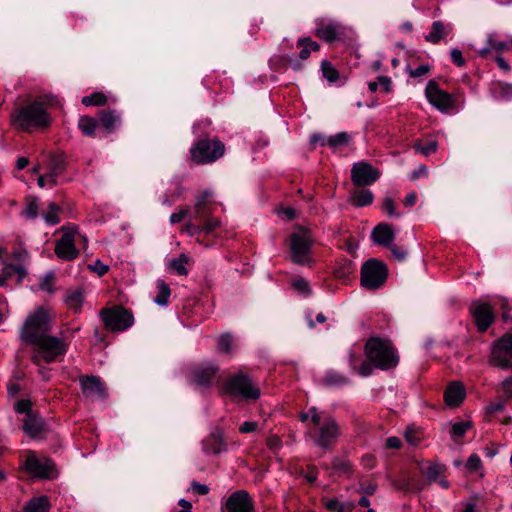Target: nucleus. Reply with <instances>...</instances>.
Returning a JSON list of instances; mask_svg holds the SVG:
<instances>
[{
  "instance_id": "nucleus-51",
  "label": "nucleus",
  "mask_w": 512,
  "mask_h": 512,
  "mask_svg": "<svg viewBox=\"0 0 512 512\" xmlns=\"http://www.w3.org/2000/svg\"><path fill=\"white\" fill-rule=\"evenodd\" d=\"M31 402L28 399H20L15 402L14 409L17 413L26 414L28 416L31 411Z\"/></svg>"
},
{
  "instance_id": "nucleus-31",
  "label": "nucleus",
  "mask_w": 512,
  "mask_h": 512,
  "mask_svg": "<svg viewBox=\"0 0 512 512\" xmlns=\"http://www.w3.org/2000/svg\"><path fill=\"white\" fill-rule=\"evenodd\" d=\"M50 502L48 497L41 496L29 500L25 507L24 512H49Z\"/></svg>"
},
{
  "instance_id": "nucleus-61",
  "label": "nucleus",
  "mask_w": 512,
  "mask_h": 512,
  "mask_svg": "<svg viewBox=\"0 0 512 512\" xmlns=\"http://www.w3.org/2000/svg\"><path fill=\"white\" fill-rule=\"evenodd\" d=\"M193 491L199 495H206L209 492V487L205 484L198 483L196 481L191 484Z\"/></svg>"
},
{
  "instance_id": "nucleus-44",
  "label": "nucleus",
  "mask_w": 512,
  "mask_h": 512,
  "mask_svg": "<svg viewBox=\"0 0 512 512\" xmlns=\"http://www.w3.org/2000/svg\"><path fill=\"white\" fill-rule=\"evenodd\" d=\"M22 214L30 219H34L38 215V203L37 199L29 198L27 199L26 208L23 210Z\"/></svg>"
},
{
  "instance_id": "nucleus-5",
  "label": "nucleus",
  "mask_w": 512,
  "mask_h": 512,
  "mask_svg": "<svg viewBox=\"0 0 512 512\" xmlns=\"http://www.w3.org/2000/svg\"><path fill=\"white\" fill-rule=\"evenodd\" d=\"M50 330V319L47 311L43 307L36 308L26 318L20 331L21 339L33 344L48 334Z\"/></svg>"
},
{
  "instance_id": "nucleus-30",
  "label": "nucleus",
  "mask_w": 512,
  "mask_h": 512,
  "mask_svg": "<svg viewBox=\"0 0 512 512\" xmlns=\"http://www.w3.org/2000/svg\"><path fill=\"white\" fill-rule=\"evenodd\" d=\"M3 264L4 267L0 275V286H3L6 280L12 277L13 274H16L19 280H22L26 276V270L23 265H13L6 262H3Z\"/></svg>"
},
{
  "instance_id": "nucleus-37",
  "label": "nucleus",
  "mask_w": 512,
  "mask_h": 512,
  "mask_svg": "<svg viewBox=\"0 0 512 512\" xmlns=\"http://www.w3.org/2000/svg\"><path fill=\"white\" fill-rule=\"evenodd\" d=\"M189 258L185 254H180L177 258H173L168 262V267L178 275H187L186 264Z\"/></svg>"
},
{
  "instance_id": "nucleus-39",
  "label": "nucleus",
  "mask_w": 512,
  "mask_h": 512,
  "mask_svg": "<svg viewBox=\"0 0 512 512\" xmlns=\"http://www.w3.org/2000/svg\"><path fill=\"white\" fill-rule=\"evenodd\" d=\"M298 46L301 47L300 58L305 60L310 56L311 51L319 49V45L310 38H302L298 40Z\"/></svg>"
},
{
  "instance_id": "nucleus-35",
  "label": "nucleus",
  "mask_w": 512,
  "mask_h": 512,
  "mask_svg": "<svg viewBox=\"0 0 512 512\" xmlns=\"http://www.w3.org/2000/svg\"><path fill=\"white\" fill-rule=\"evenodd\" d=\"M373 193L367 188L354 187V206L363 207L373 202Z\"/></svg>"
},
{
  "instance_id": "nucleus-6",
  "label": "nucleus",
  "mask_w": 512,
  "mask_h": 512,
  "mask_svg": "<svg viewBox=\"0 0 512 512\" xmlns=\"http://www.w3.org/2000/svg\"><path fill=\"white\" fill-rule=\"evenodd\" d=\"M60 231L62 236L56 242L55 254L64 261L74 260L79 254L76 243H83L86 247L88 239L79 232L77 226H62Z\"/></svg>"
},
{
  "instance_id": "nucleus-14",
  "label": "nucleus",
  "mask_w": 512,
  "mask_h": 512,
  "mask_svg": "<svg viewBox=\"0 0 512 512\" xmlns=\"http://www.w3.org/2000/svg\"><path fill=\"white\" fill-rule=\"evenodd\" d=\"M345 33V28L338 22L330 19L317 21L315 34L326 42L339 40Z\"/></svg>"
},
{
  "instance_id": "nucleus-4",
  "label": "nucleus",
  "mask_w": 512,
  "mask_h": 512,
  "mask_svg": "<svg viewBox=\"0 0 512 512\" xmlns=\"http://www.w3.org/2000/svg\"><path fill=\"white\" fill-rule=\"evenodd\" d=\"M31 360L40 366L42 363H52L66 354L68 344L61 338L45 335L39 341L34 342Z\"/></svg>"
},
{
  "instance_id": "nucleus-24",
  "label": "nucleus",
  "mask_w": 512,
  "mask_h": 512,
  "mask_svg": "<svg viewBox=\"0 0 512 512\" xmlns=\"http://www.w3.org/2000/svg\"><path fill=\"white\" fill-rule=\"evenodd\" d=\"M99 122L107 133H112L120 126L121 116L114 110H102L99 112Z\"/></svg>"
},
{
  "instance_id": "nucleus-22",
  "label": "nucleus",
  "mask_w": 512,
  "mask_h": 512,
  "mask_svg": "<svg viewBox=\"0 0 512 512\" xmlns=\"http://www.w3.org/2000/svg\"><path fill=\"white\" fill-rule=\"evenodd\" d=\"M465 395L464 385L461 382H452L445 390V403L449 407H458L465 399Z\"/></svg>"
},
{
  "instance_id": "nucleus-46",
  "label": "nucleus",
  "mask_w": 512,
  "mask_h": 512,
  "mask_svg": "<svg viewBox=\"0 0 512 512\" xmlns=\"http://www.w3.org/2000/svg\"><path fill=\"white\" fill-rule=\"evenodd\" d=\"M54 280H55V276H54L53 272H49V273L45 274L39 284V288L42 291L52 293L54 291Z\"/></svg>"
},
{
  "instance_id": "nucleus-54",
  "label": "nucleus",
  "mask_w": 512,
  "mask_h": 512,
  "mask_svg": "<svg viewBox=\"0 0 512 512\" xmlns=\"http://www.w3.org/2000/svg\"><path fill=\"white\" fill-rule=\"evenodd\" d=\"M404 436L406 441L411 445H418L421 440L419 433L415 429L410 427L406 429Z\"/></svg>"
},
{
  "instance_id": "nucleus-26",
  "label": "nucleus",
  "mask_w": 512,
  "mask_h": 512,
  "mask_svg": "<svg viewBox=\"0 0 512 512\" xmlns=\"http://www.w3.org/2000/svg\"><path fill=\"white\" fill-rule=\"evenodd\" d=\"M44 430V422L42 418L34 414H29L23 422V431L30 437L36 438L41 435Z\"/></svg>"
},
{
  "instance_id": "nucleus-20",
  "label": "nucleus",
  "mask_w": 512,
  "mask_h": 512,
  "mask_svg": "<svg viewBox=\"0 0 512 512\" xmlns=\"http://www.w3.org/2000/svg\"><path fill=\"white\" fill-rule=\"evenodd\" d=\"M66 169L65 157L63 154H51L48 163L49 187L58 184V177L64 173Z\"/></svg>"
},
{
  "instance_id": "nucleus-48",
  "label": "nucleus",
  "mask_w": 512,
  "mask_h": 512,
  "mask_svg": "<svg viewBox=\"0 0 512 512\" xmlns=\"http://www.w3.org/2000/svg\"><path fill=\"white\" fill-rule=\"evenodd\" d=\"M438 144L436 141H431L427 145L423 146L420 142H415L414 148L416 151L421 152L423 155L428 156L437 150Z\"/></svg>"
},
{
  "instance_id": "nucleus-8",
  "label": "nucleus",
  "mask_w": 512,
  "mask_h": 512,
  "mask_svg": "<svg viewBox=\"0 0 512 512\" xmlns=\"http://www.w3.org/2000/svg\"><path fill=\"white\" fill-rule=\"evenodd\" d=\"M388 276L387 266L380 260L371 258L361 267L360 284L368 290L380 288Z\"/></svg>"
},
{
  "instance_id": "nucleus-49",
  "label": "nucleus",
  "mask_w": 512,
  "mask_h": 512,
  "mask_svg": "<svg viewBox=\"0 0 512 512\" xmlns=\"http://www.w3.org/2000/svg\"><path fill=\"white\" fill-rule=\"evenodd\" d=\"M377 491V484L373 482H360L357 492L361 495L371 496Z\"/></svg>"
},
{
  "instance_id": "nucleus-21",
  "label": "nucleus",
  "mask_w": 512,
  "mask_h": 512,
  "mask_svg": "<svg viewBox=\"0 0 512 512\" xmlns=\"http://www.w3.org/2000/svg\"><path fill=\"white\" fill-rule=\"evenodd\" d=\"M218 371V367L212 363L201 364L192 371V377L195 383L199 385H208L212 382Z\"/></svg>"
},
{
  "instance_id": "nucleus-50",
  "label": "nucleus",
  "mask_w": 512,
  "mask_h": 512,
  "mask_svg": "<svg viewBox=\"0 0 512 512\" xmlns=\"http://www.w3.org/2000/svg\"><path fill=\"white\" fill-rule=\"evenodd\" d=\"M471 428L470 421H461L453 424L452 426V435L456 437H462L466 433L468 429Z\"/></svg>"
},
{
  "instance_id": "nucleus-52",
  "label": "nucleus",
  "mask_w": 512,
  "mask_h": 512,
  "mask_svg": "<svg viewBox=\"0 0 512 512\" xmlns=\"http://www.w3.org/2000/svg\"><path fill=\"white\" fill-rule=\"evenodd\" d=\"M293 287L303 295L310 293L308 282L303 278H296L292 282Z\"/></svg>"
},
{
  "instance_id": "nucleus-34",
  "label": "nucleus",
  "mask_w": 512,
  "mask_h": 512,
  "mask_svg": "<svg viewBox=\"0 0 512 512\" xmlns=\"http://www.w3.org/2000/svg\"><path fill=\"white\" fill-rule=\"evenodd\" d=\"M97 125V121L93 117L87 115L81 116L78 120V128L88 137H95Z\"/></svg>"
},
{
  "instance_id": "nucleus-23",
  "label": "nucleus",
  "mask_w": 512,
  "mask_h": 512,
  "mask_svg": "<svg viewBox=\"0 0 512 512\" xmlns=\"http://www.w3.org/2000/svg\"><path fill=\"white\" fill-rule=\"evenodd\" d=\"M395 234L393 228L386 223L378 224L372 231V239L376 244L389 247L393 240Z\"/></svg>"
},
{
  "instance_id": "nucleus-13",
  "label": "nucleus",
  "mask_w": 512,
  "mask_h": 512,
  "mask_svg": "<svg viewBox=\"0 0 512 512\" xmlns=\"http://www.w3.org/2000/svg\"><path fill=\"white\" fill-rule=\"evenodd\" d=\"M380 175V171L367 162L354 163V187L356 188L372 185Z\"/></svg>"
},
{
  "instance_id": "nucleus-60",
  "label": "nucleus",
  "mask_w": 512,
  "mask_h": 512,
  "mask_svg": "<svg viewBox=\"0 0 512 512\" xmlns=\"http://www.w3.org/2000/svg\"><path fill=\"white\" fill-rule=\"evenodd\" d=\"M310 143L311 145H321L326 146L327 145V138L324 137L322 134L315 133L310 136Z\"/></svg>"
},
{
  "instance_id": "nucleus-63",
  "label": "nucleus",
  "mask_w": 512,
  "mask_h": 512,
  "mask_svg": "<svg viewBox=\"0 0 512 512\" xmlns=\"http://www.w3.org/2000/svg\"><path fill=\"white\" fill-rule=\"evenodd\" d=\"M27 252L23 249H18L13 252L12 257L13 259L18 262L17 265H22L21 263L24 262L27 259Z\"/></svg>"
},
{
  "instance_id": "nucleus-2",
  "label": "nucleus",
  "mask_w": 512,
  "mask_h": 512,
  "mask_svg": "<svg viewBox=\"0 0 512 512\" xmlns=\"http://www.w3.org/2000/svg\"><path fill=\"white\" fill-rule=\"evenodd\" d=\"M11 125L18 131L31 133L48 128L52 117L41 101H26L17 106L10 115Z\"/></svg>"
},
{
  "instance_id": "nucleus-56",
  "label": "nucleus",
  "mask_w": 512,
  "mask_h": 512,
  "mask_svg": "<svg viewBox=\"0 0 512 512\" xmlns=\"http://www.w3.org/2000/svg\"><path fill=\"white\" fill-rule=\"evenodd\" d=\"M306 320H307L308 327L312 329V328L316 327V323H319V324L325 323L327 318L323 313L320 312L316 315L315 321L311 318L310 314H308L306 316Z\"/></svg>"
},
{
  "instance_id": "nucleus-58",
  "label": "nucleus",
  "mask_w": 512,
  "mask_h": 512,
  "mask_svg": "<svg viewBox=\"0 0 512 512\" xmlns=\"http://www.w3.org/2000/svg\"><path fill=\"white\" fill-rule=\"evenodd\" d=\"M383 208L386 210L389 216H397L395 212V202L391 197H386L383 201Z\"/></svg>"
},
{
  "instance_id": "nucleus-27",
  "label": "nucleus",
  "mask_w": 512,
  "mask_h": 512,
  "mask_svg": "<svg viewBox=\"0 0 512 512\" xmlns=\"http://www.w3.org/2000/svg\"><path fill=\"white\" fill-rule=\"evenodd\" d=\"M349 382V378L337 371L329 370L325 373V375L319 380V383L327 388H339L344 385H347Z\"/></svg>"
},
{
  "instance_id": "nucleus-47",
  "label": "nucleus",
  "mask_w": 512,
  "mask_h": 512,
  "mask_svg": "<svg viewBox=\"0 0 512 512\" xmlns=\"http://www.w3.org/2000/svg\"><path fill=\"white\" fill-rule=\"evenodd\" d=\"M351 273L350 262L346 261L343 265H339L334 270V275L337 279L348 281Z\"/></svg>"
},
{
  "instance_id": "nucleus-28",
  "label": "nucleus",
  "mask_w": 512,
  "mask_h": 512,
  "mask_svg": "<svg viewBox=\"0 0 512 512\" xmlns=\"http://www.w3.org/2000/svg\"><path fill=\"white\" fill-rule=\"evenodd\" d=\"M26 469L37 477H49L51 466L48 462H41L36 457L30 456L26 459Z\"/></svg>"
},
{
  "instance_id": "nucleus-62",
  "label": "nucleus",
  "mask_w": 512,
  "mask_h": 512,
  "mask_svg": "<svg viewBox=\"0 0 512 512\" xmlns=\"http://www.w3.org/2000/svg\"><path fill=\"white\" fill-rule=\"evenodd\" d=\"M91 268L99 276L104 275L108 271V266L103 264L100 260H96Z\"/></svg>"
},
{
  "instance_id": "nucleus-15",
  "label": "nucleus",
  "mask_w": 512,
  "mask_h": 512,
  "mask_svg": "<svg viewBox=\"0 0 512 512\" xmlns=\"http://www.w3.org/2000/svg\"><path fill=\"white\" fill-rule=\"evenodd\" d=\"M474 322L480 332H484L494 321V315L490 304L475 301L470 307Z\"/></svg>"
},
{
  "instance_id": "nucleus-41",
  "label": "nucleus",
  "mask_w": 512,
  "mask_h": 512,
  "mask_svg": "<svg viewBox=\"0 0 512 512\" xmlns=\"http://www.w3.org/2000/svg\"><path fill=\"white\" fill-rule=\"evenodd\" d=\"M219 225H220L219 219H217V218H207V219H205V222H204V224L201 227L189 224L187 226V229L191 230V231H194V232L195 231H205L207 233H210L214 229L219 227Z\"/></svg>"
},
{
  "instance_id": "nucleus-32",
  "label": "nucleus",
  "mask_w": 512,
  "mask_h": 512,
  "mask_svg": "<svg viewBox=\"0 0 512 512\" xmlns=\"http://www.w3.org/2000/svg\"><path fill=\"white\" fill-rule=\"evenodd\" d=\"M449 33L444 23L441 21H435L432 24L431 32L425 36L426 41L436 44L440 40L444 39Z\"/></svg>"
},
{
  "instance_id": "nucleus-18",
  "label": "nucleus",
  "mask_w": 512,
  "mask_h": 512,
  "mask_svg": "<svg viewBox=\"0 0 512 512\" xmlns=\"http://www.w3.org/2000/svg\"><path fill=\"white\" fill-rule=\"evenodd\" d=\"M227 512H254L253 501L245 490L233 492L226 502Z\"/></svg>"
},
{
  "instance_id": "nucleus-36",
  "label": "nucleus",
  "mask_w": 512,
  "mask_h": 512,
  "mask_svg": "<svg viewBox=\"0 0 512 512\" xmlns=\"http://www.w3.org/2000/svg\"><path fill=\"white\" fill-rule=\"evenodd\" d=\"M84 301V296L81 290L68 291L65 297V303L69 309L75 312L79 311Z\"/></svg>"
},
{
  "instance_id": "nucleus-7",
  "label": "nucleus",
  "mask_w": 512,
  "mask_h": 512,
  "mask_svg": "<svg viewBox=\"0 0 512 512\" xmlns=\"http://www.w3.org/2000/svg\"><path fill=\"white\" fill-rule=\"evenodd\" d=\"M225 145L214 139H201L190 149L191 159L197 164L213 163L224 155Z\"/></svg>"
},
{
  "instance_id": "nucleus-53",
  "label": "nucleus",
  "mask_w": 512,
  "mask_h": 512,
  "mask_svg": "<svg viewBox=\"0 0 512 512\" xmlns=\"http://www.w3.org/2000/svg\"><path fill=\"white\" fill-rule=\"evenodd\" d=\"M481 467L482 462L479 456L477 454H472L466 462V468L471 472H475L479 470Z\"/></svg>"
},
{
  "instance_id": "nucleus-43",
  "label": "nucleus",
  "mask_w": 512,
  "mask_h": 512,
  "mask_svg": "<svg viewBox=\"0 0 512 512\" xmlns=\"http://www.w3.org/2000/svg\"><path fill=\"white\" fill-rule=\"evenodd\" d=\"M59 211L60 209L55 203H49L47 210L43 213V218L47 223L55 225L60 221Z\"/></svg>"
},
{
  "instance_id": "nucleus-17",
  "label": "nucleus",
  "mask_w": 512,
  "mask_h": 512,
  "mask_svg": "<svg viewBox=\"0 0 512 512\" xmlns=\"http://www.w3.org/2000/svg\"><path fill=\"white\" fill-rule=\"evenodd\" d=\"M429 102L442 111H447L453 105L451 96L440 90L437 83L433 80L429 81L425 90Z\"/></svg>"
},
{
  "instance_id": "nucleus-11",
  "label": "nucleus",
  "mask_w": 512,
  "mask_h": 512,
  "mask_svg": "<svg viewBox=\"0 0 512 512\" xmlns=\"http://www.w3.org/2000/svg\"><path fill=\"white\" fill-rule=\"evenodd\" d=\"M311 236L303 228H299L291 235L292 260L301 265H310Z\"/></svg>"
},
{
  "instance_id": "nucleus-12",
  "label": "nucleus",
  "mask_w": 512,
  "mask_h": 512,
  "mask_svg": "<svg viewBox=\"0 0 512 512\" xmlns=\"http://www.w3.org/2000/svg\"><path fill=\"white\" fill-rule=\"evenodd\" d=\"M489 362L501 369L512 368V333L504 334L494 344Z\"/></svg>"
},
{
  "instance_id": "nucleus-25",
  "label": "nucleus",
  "mask_w": 512,
  "mask_h": 512,
  "mask_svg": "<svg viewBox=\"0 0 512 512\" xmlns=\"http://www.w3.org/2000/svg\"><path fill=\"white\" fill-rule=\"evenodd\" d=\"M212 197V192L204 191L200 195L197 196L195 206H194V215L193 219L201 220L206 218L211 214L209 208V200Z\"/></svg>"
},
{
  "instance_id": "nucleus-59",
  "label": "nucleus",
  "mask_w": 512,
  "mask_h": 512,
  "mask_svg": "<svg viewBox=\"0 0 512 512\" xmlns=\"http://www.w3.org/2000/svg\"><path fill=\"white\" fill-rule=\"evenodd\" d=\"M502 390H503V393L506 397V399H511L512 398V377H508L506 378L502 384Z\"/></svg>"
},
{
  "instance_id": "nucleus-9",
  "label": "nucleus",
  "mask_w": 512,
  "mask_h": 512,
  "mask_svg": "<svg viewBox=\"0 0 512 512\" xmlns=\"http://www.w3.org/2000/svg\"><path fill=\"white\" fill-rule=\"evenodd\" d=\"M224 391L230 396L247 400H256L260 396L259 388L243 373L231 376L224 385Z\"/></svg>"
},
{
  "instance_id": "nucleus-38",
  "label": "nucleus",
  "mask_w": 512,
  "mask_h": 512,
  "mask_svg": "<svg viewBox=\"0 0 512 512\" xmlns=\"http://www.w3.org/2000/svg\"><path fill=\"white\" fill-rule=\"evenodd\" d=\"M156 287L158 290L157 296L155 297L154 301L158 305H166L168 303V299L170 297V288L168 285L161 279H159L156 283Z\"/></svg>"
},
{
  "instance_id": "nucleus-45",
  "label": "nucleus",
  "mask_w": 512,
  "mask_h": 512,
  "mask_svg": "<svg viewBox=\"0 0 512 512\" xmlns=\"http://www.w3.org/2000/svg\"><path fill=\"white\" fill-rule=\"evenodd\" d=\"M321 69H322L323 76L329 82H335L337 80L338 72L329 62L323 61L321 64Z\"/></svg>"
},
{
  "instance_id": "nucleus-40",
  "label": "nucleus",
  "mask_w": 512,
  "mask_h": 512,
  "mask_svg": "<svg viewBox=\"0 0 512 512\" xmlns=\"http://www.w3.org/2000/svg\"><path fill=\"white\" fill-rule=\"evenodd\" d=\"M81 102L85 106H103L107 102V97L103 93L95 92L91 95L84 96Z\"/></svg>"
},
{
  "instance_id": "nucleus-64",
  "label": "nucleus",
  "mask_w": 512,
  "mask_h": 512,
  "mask_svg": "<svg viewBox=\"0 0 512 512\" xmlns=\"http://www.w3.org/2000/svg\"><path fill=\"white\" fill-rule=\"evenodd\" d=\"M258 424L257 422H244L240 425L239 430L242 433H250L257 429Z\"/></svg>"
},
{
  "instance_id": "nucleus-33",
  "label": "nucleus",
  "mask_w": 512,
  "mask_h": 512,
  "mask_svg": "<svg viewBox=\"0 0 512 512\" xmlns=\"http://www.w3.org/2000/svg\"><path fill=\"white\" fill-rule=\"evenodd\" d=\"M350 143V135L346 132H340L327 138V146L333 151H340Z\"/></svg>"
},
{
  "instance_id": "nucleus-42",
  "label": "nucleus",
  "mask_w": 512,
  "mask_h": 512,
  "mask_svg": "<svg viewBox=\"0 0 512 512\" xmlns=\"http://www.w3.org/2000/svg\"><path fill=\"white\" fill-rule=\"evenodd\" d=\"M233 337L226 333L218 338L217 348L220 352L230 354L233 350Z\"/></svg>"
},
{
  "instance_id": "nucleus-1",
  "label": "nucleus",
  "mask_w": 512,
  "mask_h": 512,
  "mask_svg": "<svg viewBox=\"0 0 512 512\" xmlns=\"http://www.w3.org/2000/svg\"><path fill=\"white\" fill-rule=\"evenodd\" d=\"M366 361L358 367V373L367 377L375 369L388 371L396 368L400 357L392 341L388 338L370 337L364 347Z\"/></svg>"
},
{
  "instance_id": "nucleus-16",
  "label": "nucleus",
  "mask_w": 512,
  "mask_h": 512,
  "mask_svg": "<svg viewBox=\"0 0 512 512\" xmlns=\"http://www.w3.org/2000/svg\"><path fill=\"white\" fill-rule=\"evenodd\" d=\"M79 382L85 397L92 400L106 397L105 385L99 377L82 375L79 377Z\"/></svg>"
},
{
  "instance_id": "nucleus-3",
  "label": "nucleus",
  "mask_w": 512,
  "mask_h": 512,
  "mask_svg": "<svg viewBox=\"0 0 512 512\" xmlns=\"http://www.w3.org/2000/svg\"><path fill=\"white\" fill-rule=\"evenodd\" d=\"M300 419L307 422L309 437L322 448L330 446L340 434L336 421L316 407H310L306 412L301 413Z\"/></svg>"
},
{
  "instance_id": "nucleus-10",
  "label": "nucleus",
  "mask_w": 512,
  "mask_h": 512,
  "mask_svg": "<svg viewBox=\"0 0 512 512\" xmlns=\"http://www.w3.org/2000/svg\"><path fill=\"white\" fill-rule=\"evenodd\" d=\"M100 317L106 329L110 331H124L131 327L134 322L133 315L122 306L102 309Z\"/></svg>"
},
{
  "instance_id": "nucleus-57",
  "label": "nucleus",
  "mask_w": 512,
  "mask_h": 512,
  "mask_svg": "<svg viewBox=\"0 0 512 512\" xmlns=\"http://www.w3.org/2000/svg\"><path fill=\"white\" fill-rule=\"evenodd\" d=\"M325 507L330 512H342L343 511V505L337 499L326 500Z\"/></svg>"
},
{
  "instance_id": "nucleus-19",
  "label": "nucleus",
  "mask_w": 512,
  "mask_h": 512,
  "mask_svg": "<svg viewBox=\"0 0 512 512\" xmlns=\"http://www.w3.org/2000/svg\"><path fill=\"white\" fill-rule=\"evenodd\" d=\"M445 471L446 466L436 462L428 463L427 466L421 468V473L425 477L427 484L438 482L442 488L447 489L449 482L443 477Z\"/></svg>"
},
{
  "instance_id": "nucleus-55",
  "label": "nucleus",
  "mask_w": 512,
  "mask_h": 512,
  "mask_svg": "<svg viewBox=\"0 0 512 512\" xmlns=\"http://www.w3.org/2000/svg\"><path fill=\"white\" fill-rule=\"evenodd\" d=\"M189 213L188 207L181 208L178 212L172 213L170 216V223L176 224L181 222Z\"/></svg>"
},
{
  "instance_id": "nucleus-29",
  "label": "nucleus",
  "mask_w": 512,
  "mask_h": 512,
  "mask_svg": "<svg viewBox=\"0 0 512 512\" xmlns=\"http://www.w3.org/2000/svg\"><path fill=\"white\" fill-rule=\"evenodd\" d=\"M225 450V444L219 433H213L203 441V451L207 454H219Z\"/></svg>"
}]
</instances>
